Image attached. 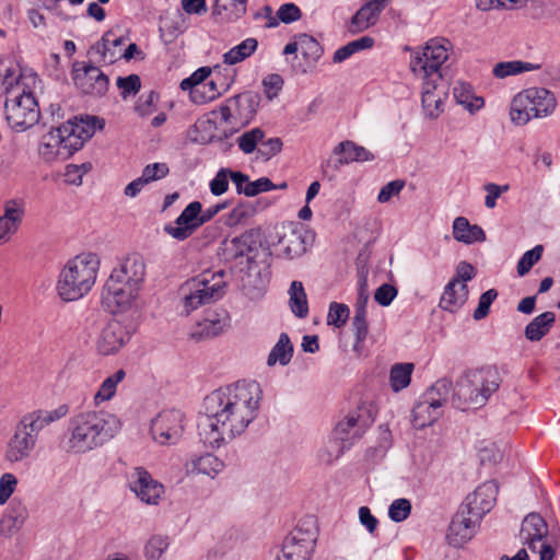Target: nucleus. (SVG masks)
<instances>
[{"label":"nucleus","mask_w":560,"mask_h":560,"mask_svg":"<svg viewBox=\"0 0 560 560\" xmlns=\"http://www.w3.org/2000/svg\"><path fill=\"white\" fill-rule=\"evenodd\" d=\"M262 389L256 381H237L206 396L198 420L201 442L212 448L241 435L257 418Z\"/></svg>","instance_id":"f257e3e1"},{"label":"nucleus","mask_w":560,"mask_h":560,"mask_svg":"<svg viewBox=\"0 0 560 560\" xmlns=\"http://www.w3.org/2000/svg\"><path fill=\"white\" fill-rule=\"evenodd\" d=\"M121 428L120 420L108 411H83L69 419L63 448L71 454H85L110 441Z\"/></svg>","instance_id":"f03ea898"},{"label":"nucleus","mask_w":560,"mask_h":560,"mask_svg":"<svg viewBox=\"0 0 560 560\" xmlns=\"http://www.w3.org/2000/svg\"><path fill=\"white\" fill-rule=\"evenodd\" d=\"M145 278V261L132 253L117 261L102 291V304L112 314L129 310Z\"/></svg>","instance_id":"7ed1b4c3"},{"label":"nucleus","mask_w":560,"mask_h":560,"mask_svg":"<svg viewBox=\"0 0 560 560\" xmlns=\"http://www.w3.org/2000/svg\"><path fill=\"white\" fill-rule=\"evenodd\" d=\"M103 125L96 117H74L43 136L38 148L46 162L67 160L80 150Z\"/></svg>","instance_id":"20e7f679"},{"label":"nucleus","mask_w":560,"mask_h":560,"mask_svg":"<svg viewBox=\"0 0 560 560\" xmlns=\"http://www.w3.org/2000/svg\"><path fill=\"white\" fill-rule=\"evenodd\" d=\"M500 384L501 377L494 368L468 370L456 381L452 405L462 410L481 408L499 389Z\"/></svg>","instance_id":"39448f33"},{"label":"nucleus","mask_w":560,"mask_h":560,"mask_svg":"<svg viewBox=\"0 0 560 560\" xmlns=\"http://www.w3.org/2000/svg\"><path fill=\"white\" fill-rule=\"evenodd\" d=\"M100 269L94 253H82L70 259L61 269L57 291L61 300L71 302L86 295L93 288Z\"/></svg>","instance_id":"423d86ee"},{"label":"nucleus","mask_w":560,"mask_h":560,"mask_svg":"<svg viewBox=\"0 0 560 560\" xmlns=\"http://www.w3.org/2000/svg\"><path fill=\"white\" fill-rule=\"evenodd\" d=\"M224 270H207L185 281L179 288L182 313L189 315L198 307L220 300L224 294Z\"/></svg>","instance_id":"0eeeda50"},{"label":"nucleus","mask_w":560,"mask_h":560,"mask_svg":"<svg viewBox=\"0 0 560 560\" xmlns=\"http://www.w3.org/2000/svg\"><path fill=\"white\" fill-rule=\"evenodd\" d=\"M556 108L553 94L544 88H529L517 93L510 106V118L517 126L533 118L549 116Z\"/></svg>","instance_id":"6e6552de"},{"label":"nucleus","mask_w":560,"mask_h":560,"mask_svg":"<svg viewBox=\"0 0 560 560\" xmlns=\"http://www.w3.org/2000/svg\"><path fill=\"white\" fill-rule=\"evenodd\" d=\"M5 120L15 132H23L35 126L40 116L37 101L32 92L22 88L9 89L4 103Z\"/></svg>","instance_id":"1a4fd4ad"},{"label":"nucleus","mask_w":560,"mask_h":560,"mask_svg":"<svg viewBox=\"0 0 560 560\" xmlns=\"http://www.w3.org/2000/svg\"><path fill=\"white\" fill-rule=\"evenodd\" d=\"M452 390V382L448 378L438 380L412 409V424L416 429H422L433 424L443 413V405L447 401Z\"/></svg>","instance_id":"9d476101"},{"label":"nucleus","mask_w":560,"mask_h":560,"mask_svg":"<svg viewBox=\"0 0 560 560\" xmlns=\"http://www.w3.org/2000/svg\"><path fill=\"white\" fill-rule=\"evenodd\" d=\"M313 241V235L302 223L288 222L273 228L269 234L270 245L279 256L293 259L303 255Z\"/></svg>","instance_id":"9b49d317"},{"label":"nucleus","mask_w":560,"mask_h":560,"mask_svg":"<svg viewBox=\"0 0 560 560\" xmlns=\"http://www.w3.org/2000/svg\"><path fill=\"white\" fill-rule=\"evenodd\" d=\"M450 42L445 38L429 40L421 52L412 56L410 68L419 79L442 82L441 66L448 58Z\"/></svg>","instance_id":"f8f14e48"},{"label":"nucleus","mask_w":560,"mask_h":560,"mask_svg":"<svg viewBox=\"0 0 560 560\" xmlns=\"http://www.w3.org/2000/svg\"><path fill=\"white\" fill-rule=\"evenodd\" d=\"M315 550V517H302L284 539L276 560H312Z\"/></svg>","instance_id":"ddd939ff"},{"label":"nucleus","mask_w":560,"mask_h":560,"mask_svg":"<svg viewBox=\"0 0 560 560\" xmlns=\"http://www.w3.org/2000/svg\"><path fill=\"white\" fill-rule=\"evenodd\" d=\"M375 415L374 404L371 400H361L353 410L349 411L336 424L332 431L334 435L341 441H346V446H352L374 422Z\"/></svg>","instance_id":"4468645a"},{"label":"nucleus","mask_w":560,"mask_h":560,"mask_svg":"<svg viewBox=\"0 0 560 560\" xmlns=\"http://www.w3.org/2000/svg\"><path fill=\"white\" fill-rule=\"evenodd\" d=\"M185 430V416L178 409H164L150 421V435L160 445H175Z\"/></svg>","instance_id":"2eb2a0df"},{"label":"nucleus","mask_w":560,"mask_h":560,"mask_svg":"<svg viewBox=\"0 0 560 560\" xmlns=\"http://www.w3.org/2000/svg\"><path fill=\"white\" fill-rule=\"evenodd\" d=\"M72 80L82 93L103 96L108 90V78L97 67L75 61L72 66Z\"/></svg>","instance_id":"dca6fc26"},{"label":"nucleus","mask_w":560,"mask_h":560,"mask_svg":"<svg viewBox=\"0 0 560 560\" xmlns=\"http://www.w3.org/2000/svg\"><path fill=\"white\" fill-rule=\"evenodd\" d=\"M498 485L490 480L480 485L472 493L468 494L460 508L466 509L468 514L481 520L495 504Z\"/></svg>","instance_id":"f3484780"},{"label":"nucleus","mask_w":560,"mask_h":560,"mask_svg":"<svg viewBox=\"0 0 560 560\" xmlns=\"http://www.w3.org/2000/svg\"><path fill=\"white\" fill-rule=\"evenodd\" d=\"M201 210L202 206L199 201L190 202L175 220L176 226L167 224L164 231L177 241L187 240L203 224Z\"/></svg>","instance_id":"a211bd4d"},{"label":"nucleus","mask_w":560,"mask_h":560,"mask_svg":"<svg viewBox=\"0 0 560 560\" xmlns=\"http://www.w3.org/2000/svg\"><path fill=\"white\" fill-rule=\"evenodd\" d=\"M129 487L137 498L147 504H158L164 493L163 485L154 480L142 467L135 468L130 474Z\"/></svg>","instance_id":"6ab92c4d"},{"label":"nucleus","mask_w":560,"mask_h":560,"mask_svg":"<svg viewBox=\"0 0 560 560\" xmlns=\"http://www.w3.org/2000/svg\"><path fill=\"white\" fill-rule=\"evenodd\" d=\"M223 245V256L226 260L245 257L247 262H252L257 256L260 242L256 232L246 231L240 236L226 240Z\"/></svg>","instance_id":"aec40b11"},{"label":"nucleus","mask_w":560,"mask_h":560,"mask_svg":"<svg viewBox=\"0 0 560 560\" xmlns=\"http://www.w3.org/2000/svg\"><path fill=\"white\" fill-rule=\"evenodd\" d=\"M479 522L480 520L468 514L466 509L459 508L448 526L446 535L448 544L456 548L462 547L474 537Z\"/></svg>","instance_id":"412c9836"},{"label":"nucleus","mask_w":560,"mask_h":560,"mask_svg":"<svg viewBox=\"0 0 560 560\" xmlns=\"http://www.w3.org/2000/svg\"><path fill=\"white\" fill-rule=\"evenodd\" d=\"M38 438L19 421L14 435L9 442L7 458L12 463L27 458L35 448Z\"/></svg>","instance_id":"4be33fe9"},{"label":"nucleus","mask_w":560,"mask_h":560,"mask_svg":"<svg viewBox=\"0 0 560 560\" xmlns=\"http://www.w3.org/2000/svg\"><path fill=\"white\" fill-rule=\"evenodd\" d=\"M38 438L19 421L14 435L9 442L7 458L12 463L27 458L35 448Z\"/></svg>","instance_id":"5701e85b"},{"label":"nucleus","mask_w":560,"mask_h":560,"mask_svg":"<svg viewBox=\"0 0 560 560\" xmlns=\"http://www.w3.org/2000/svg\"><path fill=\"white\" fill-rule=\"evenodd\" d=\"M38 438L19 421L14 435L9 442L7 458L12 463L27 458L35 448Z\"/></svg>","instance_id":"b1692460"},{"label":"nucleus","mask_w":560,"mask_h":560,"mask_svg":"<svg viewBox=\"0 0 560 560\" xmlns=\"http://www.w3.org/2000/svg\"><path fill=\"white\" fill-rule=\"evenodd\" d=\"M129 340V332L117 320H110L101 331L96 346L103 355L113 354Z\"/></svg>","instance_id":"393cba45"},{"label":"nucleus","mask_w":560,"mask_h":560,"mask_svg":"<svg viewBox=\"0 0 560 560\" xmlns=\"http://www.w3.org/2000/svg\"><path fill=\"white\" fill-rule=\"evenodd\" d=\"M390 0H366V2L352 16L348 31L352 34L361 33L374 25L381 12Z\"/></svg>","instance_id":"a878e982"},{"label":"nucleus","mask_w":560,"mask_h":560,"mask_svg":"<svg viewBox=\"0 0 560 560\" xmlns=\"http://www.w3.org/2000/svg\"><path fill=\"white\" fill-rule=\"evenodd\" d=\"M28 517V510L21 500H12L0 520V536L11 538L20 532Z\"/></svg>","instance_id":"bb28decb"},{"label":"nucleus","mask_w":560,"mask_h":560,"mask_svg":"<svg viewBox=\"0 0 560 560\" xmlns=\"http://www.w3.org/2000/svg\"><path fill=\"white\" fill-rule=\"evenodd\" d=\"M68 413V407L66 405L59 406L54 410L37 409L25 413L21 418V422L26 425L28 431L35 434L37 438L39 433L52 422H56L63 418Z\"/></svg>","instance_id":"cd10ccee"},{"label":"nucleus","mask_w":560,"mask_h":560,"mask_svg":"<svg viewBox=\"0 0 560 560\" xmlns=\"http://www.w3.org/2000/svg\"><path fill=\"white\" fill-rule=\"evenodd\" d=\"M520 538L532 551H536V542L549 538L547 523L539 514H528L523 520Z\"/></svg>","instance_id":"c85d7f7f"},{"label":"nucleus","mask_w":560,"mask_h":560,"mask_svg":"<svg viewBox=\"0 0 560 560\" xmlns=\"http://www.w3.org/2000/svg\"><path fill=\"white\" fill-rule=\"evenodd\" d=\"M124 43V36L116 35L114 31H108L104 33L101 40L92 47V51L100 56V61L112 65L121 59V45Z\"/></svg>","instance_id":"c756f323"},{"label":"nucleus","mask_w":560,"mask_h":560,"mask_svg":"<svg viewBox=\"0 0 560 560\" xmlns=\"http://www.w3.org/2000/svg\"><path fill=\"white\" fill-rule=\"evenodd\" d=\"M468 299V287L458 279H452L444 288L440 300V307L454 313L458 311Z\"/></svg>","instance_id":"7c9ffc66"},{"label":"nucleus","mask_w":560,"mask_h":560,"mask_svg":"<svg viewBox=\"0 0 560 560\" xmlns=\"http://www.w3.org/2000/svg\"><path fill=\"white\" fill-rule=\"evenodd\" d=\"M229 103L234 105L236 119L242 124H248L257 113L260 96L258 93L247 91L229 98Z\"/></svg>","instance_id":"2f4dec72"},{"label":"nucleus","mask_w":560,"mask_h":560,"mask_svg":"<svg viewBox=\"0 0 560 560\" xmlns=\"http://www.w3.org/2000/svg\"><path fill=\"white\" fill-rule=\"evenodd\" d=\"M422 81V107L429 118H436L443 112L442 95L444 92L439 90L441 82H431V80L420 79Z\"/></svg>","instance_id":"473e14b6"},{"label":"nucleus","mask_w":560,"mask_h":560,"mask_svg":"<svg viewBox=\"0 0 560 560\" xmlns=\"http://www.w3.org/2000/svg\"><path fill=\"white\" fill-rule=\"evenodd\" d=\"M23 213V208L16 200L5 202L4 213L0 217V243L8 241L16 232Z\"/></svg>","instance_id":"72a5a7b5"},{"label":"nucleus","mask_w":560,"mask_h":560,"mask_svg":"<svg viewBox=\"0 0 560 560\" xmlns=\"http://www.w3.org/2000/svg\"><path fill=\"white\" fill-rule=\"evenodd\" d=\"M334 153L340 156V164H350L352 162H368L373 161L375 159L374 154L370 150L350 140L340 142L334 149Z\"/></svg>","instance_id":"f704fd0d"},{"label":"nucleus","mask_w":560,"mask_h":560,"mask_svg":"<svg viewBox=\"0 0 560 560\" xmlns=\"http://www.w3.org/2000/svg\"><path fill=\"white\" fill-rule=\"evenodd\" d=\"M453 236L456 241L472 244L486 240L483 230L478 225H471L464 217H458L453 222Z\"/></svg>","instance_id":"c9c22d12"},{"label":"nucleus","mask_w":560,"mask_h":560,"mask_svg":"<svg viewBox=\"0 0 560 560\" xmlns=\"http://www.w3.org/2000/svg\"><path fill=\"white\" fill-rule=\"evenodd\" d=\"M453 95L456 102L463 105L470 114H475L485 105L482 97L474 95L472 86L469 83L456 82L453 88Z\"/></svg>","instance_id":"e433bc0d"},{"label":"nucleus","mask_w":560,"mask_h":560,"mask_svg":"<svg viewBox=\"0 0 560 560\" xmlns=\"http://www.w3.org/2000/svg\"><path fill=\"white\" fill-rule=\"evenodd\" d=\"M171 544L172 539L168 535H151L143 547V555L145 560H165V555Z\"/></svg>","instance_id":"4c0bfd02"},{"label":"nucleus","mask_w":560,"mask_h":560,"mask_svg":"<svg viewBox=\"0 0 560 560\" xmlns=\"http://www.w3.org/2000/svg\"><path fill=\"white\" fill-rule=\"evenodd\" d=\"M556 316L552 312H545L536 316L525 328V337L530 341H539L555 324Z\"/></svg>","instance_id":"58836bf2"},{"label":"nucleus","mask_w":560,"mask_h":560,"mask_svg":"<svg viewBox=\"0 0 560 560\" xmlns=\"http://www.w3.org/2000/svg\"><path fill=\"white\" fill-rule=\"evenodd\" d=\"M225 326V322L220 319L215 314L197 323L190 331V337L195 340L212 338L220 335L224 330Z\"/></svg>","instance_id":"ea45409f"},{"label":"nucleus","mask_w":560,"mask_h":560,"mask_svg":"<svg viewBox=\"0 0 560 560\" xmlns=\"http://www.w3.org/2000/svg\"><path fill=\"white\" fill-rule=\"evenodd\" d=\"M223 460L213 454L206 453L191 460V472L202 474L214 478L224 469Z\"/></svg>","instance_id":"a19ab883"},{"label":"nucleus","mask_w":560,"mask_h":560,"mask_svg":"<svg viewBox=\"0 0 560 560\" xmlns=\"http://www.w3.org/2000/svg\"><path fill=\"white\" fill-rule=\"evenodd\" d=\"M258 48V40L247 37L223 55V62L233 66L249 58Z\"/></svg>","instance_id":"79ce46f5"},{"label":"nucleus","mask_w":560,"mask_h":560,"mask_svg":"<svg viewBox=\"0 0 560 560\" xmlns=\"http://www.w3.org/2000/svg\"><path fill=\"white\" fill-rule=\"evenodd\" d=\"M288 293L291 312L299 318H305L308 315L310 308L302 282L293 281Z\"/></svg>","instance_id":"37998d69"},{"label":"nucleus","mask_w":560,"mask_h":560,"mask_svg":"<svg viewBox=\"0 0 560 560\" xmlns=\"http://www.w3.org/2000/svg\"><path fill=\"white\" fill-rule=\"evenodd\" d=\"M207 89H201L199 91V88H196L192 92V102L197 104H206L209 103L217 97H219L222 93L226 92L231 86V81H229L226 78L218 82L214 79H211L210 81L206 82Z\"/></svg>","instance_id":"c03bdc74"},{"label":"nucleus","mask_w":560,"mask_h":560,"mask_svg":"<svg viewBox=\"0 0 560 560\" xmlns=\"http://www.w3.org/2000/svg\"><path fill=\"white\" fill-rule=\"evenodd\" d=\"M293 354V346L289 336L285 332H282L279 337V340L271 349L267 363L268 365H273L276 363H280L281 365H287Z\"/></svg>","instance_id":"a18cd8bd"},{"label":"nucleus","mask_w":560,"mask_h":560,"mask_svg":"<svg viewBox=\"0 0 560 560\" xmlns=\"http://www.w3.org/2000/svg\"><path fill=\"white\" fill-rule=\"evenodd\" d=\"M125 377L126 372L122 369L117 370L114 374L106 377L94 395L95 405L110 400L116 394L118 384L122 382Z\"/></svg>","instance_id":"49530a36"},{"label":"nucleus","mask_w":560,"mask_h":560,"mask_svg":"<svg viewBox=\"0 0 560 560\" xmlns=\"http://www.w3.org/2000/svg\"><path fill=\"white\" fill-rule=\"evenodd\" d=\"M247 0H215L213 13L222 15L229 21L241 19L246 12Z\"/></svg>","instance_id":"de8ad7c7"},{"label":"nucleus","mask_w":560,"mask_h":560,"mask_svg":"<svg viewBox=\"0 0 560 560\" xmlns=\"http://www.w3.org/2000/svg\"><path fill=\"white\" fill-rule=\"evenodd\" d=\"M415 365L412 363H396L392 366L389 373V384L394 392H400L406 388L411 381Z\"/></svg>","instance_id":"09e8293b"},{"label":"nucleus","mask_w":560,"mask_h":560,"mask_svg":"<svg viewBox=\"0 0 560 560\" xmlns=\"http://www.w3.org/2000/svg\"><path fill=\"white\" fill-rule=\"evenodd\" d=\"M539 66L521 60L503 61L493 67L492 73L495 78L504 79L510 75H516L523 72L538 69Z\"/></svg>","instance_id":"8fccbe9b"},{"label":"nucleus","mask_w":560,"mask_h":560,"mask_svg":"<svg viewBox=\"0 0 560 560\" xmlns=\"http://www.w3.org/2000/svg\"><path fill=\"white\" fill-rule=\"evenodd\" d=\"M264 138L265 133L260 128H253L237 138V144L245 154H250L255 151L257 152L259 143Z\"/></svg>","instance_id":"3c124183"},{"label":"nucleus","mask_w":560,"mask_h":560,"mask_svg":"<svg viewBox=\"0 0 560 560\" xmlns=\"http://www.w3.org/2000/svg\"><path fill=\"white\" fill-rule=\"evenodd\" d=\"M212 122L208 119L197 120L194 126L188 130V139L191 142L206 144L211 141Z\"/></svg>","instance_id":"603ef678"},{"label":"nucleus","mask_w":560,"mask_h":560,"mask_svg":"<svg viewBox=\"0 0 560 560\" xmlns=\"http://www.w3.org/2000/svg\"><path fill=\"white\" fill-rule=\"evenodd\" d=\"M351 446H346V441L337 439L334 434L326 444L320 457L327 464L338 459L346 450Z\"/></svg>","instance_id":"864d4df0"},{"label":"nucleus","mask_w":560,"mask_h":560,"mask_svg":"<svg viewBox=\"0 0 560 560\" xmlns=\"http://www.w3.org/2000/svg\"><path fill=\"white\" fill-rule=\"evenodd\" d=\"M315 43V38L307 34H300L298 39L293 43H289L285 45L283 49V55H292L300 52L304 59H308V47Z\"/></svg>","instance_id":"5fc2aeb1"},{"label":"nucleus","mask_w":560,"mask_h":560,"mask_svg":"<svg viewBox=\"0 0 560 560\" xmlns=\"http://www.w3.org/2000/svg\"><path fill=\"white\" fill-rule=\"evenodd\" d=\"M0 81L5 86V92L9 89H15V92L26 88L21 81L20 75H15V69L8 67L4 62H0Z\"/></svg>","instance_id":"6e6d98bb"},{"label":"nucleus","mask_w":560,"mask_h":560,"mask_svg":"<svg viewBox=\"0 0 560 560\" xmlns=\"http://www.w3.org/2000/svg\"><path fill=\"white\" fill-rule=\"evenodd\" d=\"M411 513V503L407 499H396L388 509V516L394 522L405 521Z\"/></svg>","instance_id":"4d7b16f0"},{"label":"nucleus","mask_w":560,"mask_h":560,"mask_svg":"<svg viewBox=\"0 0 560 560\" xmlns=\"http://www.w3.org/2000/svg\"><path fill=\"white\" fill-rule=\"evenodd\" d=\"M542 246L537 245L533 249L527 250L518 260L517 272L520 276L526 275L532 267L540 259Z\"/></svg>","instance_id":"13d9d810"},{"label":"nucleus","mask_w":560,"mask_h":560,"mask_svg":"<svg viewBox=\"0 0 560 560\" xmlns=\"http://www.w3.org/2000/svg\"><path fill=\"white\" fill-rule=\"evenodd\" d=\"M281 148L282 141L280 138H269L267 140L262 139L257 150V158H260L264 161H268L278 154L281 151Z\"/></svg>","instance_id":"bf43d9fd"},{"label":"nucleus","mask_w":560,"mask_h":560,"mask_svg":"<svg viewBox=\"0 0 560 560\" xmlns=\"http://www.w3.org/2000/svg\"><path fill=\"white\" fill-rule=\"evenodd\" d=\"M170 173V168L166 163H152L148 164L141 174V178L145 184L164 178Z\"/></svg>","instance_id":"052dcab7"},{"label":"nucleus","mask_w":560,"mask_h":560,"mask_svg":"<svg viewBox=\"0 0 560 560\" xmlns=\"http://www.w3.org/2000/svg\"><path fill=\"white\" fill-rule=\"evenodd\" d=\"M117 86L121 91V96L124 98L128 97L129 95H135L139 92L141 88V81L139 75L137 74H130L128 77H119L117 79Z\"/></svg>","instance_id":"680f3d73"},{"label":"nucleus","mask_w":560,"mask_h":560,"mask_svg":"<svg viewBox=\"0 0 560 560\" xmlns=\"http://www.w3.org/2000/svg\"><path fill=\"white\" fill-rule=\"evenodd\" d=\"M349 316V308L345 304L331 303L327 315L328 325L340 327Z\"/></svg>","instance_id":"e2e57ef3"},{"label":"nucleus","mask_w":560,"mask_h":560,"mask_svg":"<svg viewBox=\"0 0 560 560\" xmlns=\"http://www.w3.org/2000/svg\"><path fill=\"white\" fill-rule=\"evenodd\" d=\"M498 292L494 289H490L481 294L477 308L474 312V318L479 320L485 318L489 314V310L493 301L497 299Z\"/></svg>","instance_id":"0e129e2a"},{"label":"nucleus","mask_w":560,"mask_h":560,"mask_svg":"<svg viewBox=\"0 0 560 560\" xmlns=\"http://www.w3.org/2000/svg\"><path fill=\"white\" fill-rule=\"evenodd\" d=\"M277 186L268 178L260 177L254 182H248L244 187V195L247 197L257 196L260 192H266L275 189Z\"/></svg>","instance_id":"69168bd1"},{"label":"nucleus","mask_w":560,"mask_h":560,"mask_svg":"<svg viewBox=\"0 0 560 560\" xmlns=\"http://www.w3.org/2000/svg\"><path fill=\"white\" fill-rule=\"evenodd\" d=\"M262 85L267 98L272 100L278 96L279 92L282 90L283 79L278 73H271L262 80Z\"/></svg>","instance_id":"338daca9"},{"label":"nucleus","mask_w":560,"mask_h":560,"mask_svg":"<svg viewBox=\"0 0 560 560\" xmlns=\"http://www.w3.org/2000/svg\"><path fill=\"white\" fill-rule=\"evenodd\" d=\"M558 550H560V535L552 533L547 540L541 542L539 550L540 560H552Z\"/></svg>","instance_id":"774afa93"}]
</instances>
